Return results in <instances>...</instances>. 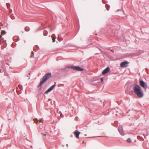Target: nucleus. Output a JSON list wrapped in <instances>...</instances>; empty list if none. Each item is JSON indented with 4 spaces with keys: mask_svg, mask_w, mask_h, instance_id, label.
I'll use <instances>...</instances> for the list:
<instances>
[{
    "mask_svg": "<svg viewBox=\"0 0 149 149\" xmlns=\"http://www.w3.org/2000/svg\"><path fill=\"white\" fill-rule=\"evenodd\" d=\"M133 89L135 94L138 97H141L143 96V91L139 85L136 84H134Z\"/></svg>",
    "mask_w": 149,
    "mask_h": 149,
    "instance_id": "nucleus-1",
    "label": "nucleus"
},
{
    "mask_svg": "<svg viewBox=\"0 0 149 149\" xmlns=\"http://www.w3.org/2000/svg\"><path fill=\"white\" fill-rule=\"evenodd\" d=\"M51 76V73L50 72L47 73L42 78V80L40 81L38 87H39L44 84L47 80Z\"/></svg>",
    "mask_w": 149,
    "mask_h": 149,
    "instance_id": "nucleus-2",
    "label": "nucleus"
},
{
    "mask_svg": "<svg viewBox=\"0 0 149 149\" xmlns=\"http://www.w3.org/2000/svg\"><path fill=\"white\" fill-rule=\"evenodd\" d=\"M140 86L144 89H146L148 87L147 84L143 80H141L140 81Z\"/></svg>",
    "mask_w": 149,
    "mask_h": 149,
    "instance_id": "nucleus-3",
    "label": "nucleus"
},
{
    "mask_svg": "<svg viewBox=\"0 0 149 149\" xmlns=\"http://www.w3.org/2000/svg\"><path fill=\"white\" fill-rule=\"evenodd\" d=\"M69 68L75 70L82 71L84 70L83 68L79 66H71Z\"/></svg>",
    "mask_w": 149,
    "mask_h": 149,
    "instance_id": "nucleus-4",
    "label": "nucleus"
},
{
    "mask_svg": "<svg viewBox=\"0 0 149 149\" xmlns=\"http://www.w3.org/2000/svg\"><path fill=\"white\" fill-rule=\"evenodd\" d=\"M118 130L120 134L121 135L123 136L124 135V132L122 126L120 125L119 126L118 128Z\"/></svg>",
    "mask_w": 149,
    "mask_h": 149,
    "instance_id": "nucleus-5",
    "label": "nucleus"
},
{
    "mask_svg": "<svg viewBox=\"0 0 149 149\" xmlns=\"http://www.w3.org/2000/svg\"><path fill=\"white\" fill-rule=\"evenodd\" d=\"M56 85V83L55 82L54 84L52 86L48 89L45 92V93L47 94V93L51 91L53 88L55 87Z\"/></svg>",
    "mask_w": 149,
    "mask_h": 149,
    "instance_id": "nucleus-6",
    "label": "nucleus"
},
{
    "mask_svg": "<svg viewBox=\"0 0 149 149\" xmlns=\"http://www.w3.org/2000/svg\"><path fill=\"white\" fill-rule=\"evenodd\" d=\"M129 63L127 61H125L121 63L120 64V66L121 67L123 68L124 67H127L128 66L127 64Z\"/></svg>",
    "mask_w": 149,
    "mask_h": 149,
    "instance_id": "nucleus-7",
    "label": "nucleus"
},
{
    "mask_svg": "<svg viewBox=\"0 0 149 149\" xmlns=\"http://www.w3.org/2000/svg\"><path fill=\"white\" fill-rule=\"evenodd\" d=\"M110 70V68L109 67H107L102 72V74L103 75L105 74L106 73H108Z\"/></svg>",
    "mask_w": 149,
    "mask_h": 149,
    "instance_id": "nucleus-8",
    "label": "nucleus"
},
{
    "mask_svg": "<svg viewBox=\"0 0 149 149\" xmlns=\"http://www.w3.org/2000/svg\"><path fill=\"white\" fill-rule=\"evenodd\" d=\"M80 134V132L78 131L77 130H76L74 132V134L76 136L77 138L79 137Z\"/></svg>",
    "mask_w": 149,
    "mask_h": 149,
    "instance_id": "nucleus-9",
    "label": "nucleus"
},
{
    "mask_svg": "<svg viewBox=\"0 0 149 149\" xmlns=\"http://www.w3.org/2000/svg\"><path fill=\"white\" fill-rule=\"evenodd\" d=\"M25 31H29V30H30V29L29 27L26 26L25 27Z\"/></svg>",
    "mask_w": 149,
    "mask_h": 149,
    "instance_id": "nucleus-10",
    "label": "nucleus"
},
{
    "mask_svg": "<svg viewBox=\"0 0 149 149\" xmlns=\"http://www.w3.org/2000/svg\"><path fill=\"white\" fill-rule=\"evenodd\" d=\"M48 34V32L47 31H45L43 33L44 36H47Z\"/></svg>",
    "mask_w": 149,
    "mask_h": 149,
    "instance_id": "nucleus-11",
    "label": "nucleus"
},
{
    "mask_svg": "<svg viewBox=\"0 0 149 149\" xmlns=\"http://www.w3.org/2000/svg\"><path fill=\"white\" fill-rule=\"evenodd\" d=\"M43 126H42V125H40L39 127V128L40 129H42L43 128Z\"/></svg>",
    "mask_w": 149,
    "mask_h": 149,
    "instance_id": "nucleus-12",
    "label": "nucleus"
},
{
    "mask_svg": "<svg viewBox=\"0 0 149 149\" xmlns=\"http://www.w3.org/2000/svg\"><path fill=\"white\" fill-rule=\"evenodd\" d=\"M127 141L128 142H130L131 141V139L130 138H129L127 140Z\"/></svg>",
    "mask_w": 149,
    "mask_h": 149,
    "instance_id": "nucleus-13",
    "label": "nucleus"
},
{
    "mask_svg": "<svg viewBox=\"0 0 149 149\" xmlns=\"http://www.w3.org/2000/svg\"><path fill=\"white\" fill-rule=\"evenodd\" d=\"M38 121V120L37 119H36L34 120V122L37 123Z\"/></svg>",
    "mask_w": 149,
    "mask_h": 149,
    "instance_id": "nucleus-14",
    "label": "nucleus"
},
{
    "mask_svg": "<svg viewBox=\"0 0 149 149\" xmlns=\"http://www.w3.org/2000/svg\"><path fill=\"white\" fill-rule=\"evenodd\" d=\"M55 39H56V38H52V40H53V42H55Z\"/></svg>",
    "mask_w": 149,
    "mask_h": 149,
    "instance_id": "nucleus-15",
    "label": "nucleus"
},
{
    "mask_svg": "<svg viewBox=\"0 0 149 149\" xmlns=\"http://www.w3.org/2000/svg\"><path fill=\"white\" fill-rule=\"evenodd\" d=\"M33 54H34V52H32L31 53V54H32V56H31V57H33Z\"/></svg>",
    "mask_w": 149,
    "mask_h": 149,
    "instance_id": "nucleus-16",
    "label": "nucleus"
},
{
    "mask_svg": "<svg viewBox=\"0 0 149 149\" xmlns=\"http://www.w3.org/2000/svg\"><path fill=\"white\" fill-rule=\"evenodd\" d=\"M101 82H102L103 81V78H102L101 79Z\"/></svg>",
    "mask_w": 149,
    "mask_h": 149,
    "instance_id": "nucleus-17",
    "label": "nucleus"
},
{
    "mask_svg": "<svg viewBox=\"0 0 149 149\" xmlns=\"http://www.w3.org/2000/svg\"><path fill=\"white\" fill-rule=\"evenodd\" d=\"M39 122H42V123L43 122H42V120H39Z\"/></svg>",
    "mask_w": 149,
    "mask_h": 149,
    "instance_id": "nucleus-18",
    "label": "nucleus"
},
{
    "mask_svg": "<svg viewBox=\"0 0 149 149\" xmlns=\"http://www.w3.org/2000/svg\"><path fill=\"white\" fill-rule=\"evenodd\" d=\"M43 135L44 136H46V134H43Z\"/></svg>",
    "mask_w": 149,
    "mask_h": 149,
    "instance_id": "nucleus-19",
    "label": "nucleus"
},
{
    "mask_svg": "<svg viewBox=\"0 0 149 149\" xmlns=\"http://www.w3.org/2000/svg\"><path fill=\"white\" fill-rule=\"evenodd\" d=\"M8 5H10V4H9V3H8V4H7V8H8Z\"/></svg>",
    "mask_w": 149,
    "mask_h": 149,
    "instance_id": "nucleus-20",
    "label": "nucleus"
},
{
    "mask_svg": "<svg viewBox=\"0 0 149 149\" xmlns=\"http://www.w3.org/2000/svg\"><path fill=\"white\" fill-rule=\"evenodd\" d=\"M3 32L4 33V34H5V33H6L5 32V31H3L2 32V33H3Z\"/></svg>",
    "mask_w": 149,
    "mask_h": 149,
    "instance_id": "nucleus-21",
    "label": "nucleus"
},
{
    "mask_svg": "<svg viewBox=\"0 0 149 149\" xmlns=\"http://www.w3.org/2000/svg\"><path fill=\"white\" fill-rule=\"evenodd\" d=\"M2 36L1 35H0V39L1 38Z\"/></svg>",
    "mask_w": 149,
    "mask_h": 149,
    "instance_id": "nucleus-22",
    "label": "nucleus"
},
{
    "mask_svg": "<svg viewBox=\"0 0 149 149\" xmlns=\"http://www.w3.org/2000/svg\"><path fill=\"white\" fill-rule=\"evenodd\" d=\"M107 10H109V9L108 8H107Z\"/></svg>",
    "mask_w": 149,
    "mask_h": 149,
    "instance_id": "nucleus-23",
    "label": "nucleus"
},
{
    "mask_svg": "<svg viewBox=\"0 0 149 149\" xmlns=\"http://www.w3.org/2000/svg\"><path fill=\"white\" fill-rule=\"evenodd\" d=\"M67 146L68 147V144H67Z\"/></svg>",
    "mask_w": 149,
    "mask_h": 149,
    "instance_id": "nucleus-24",
    "label": "nucleus"
},
{
    "mask_svg": "<svg viewBox=\"0 0 149 149\" xmlns=\"http://www.w3.org/2000/svg\"><path fill=\"white\" fill-rule=\"evenodd\" d=\"M1 72V70L0 69V72Z\"/></svg>",
    "mask_w": 149,
    "mask_h": 149,
    "instance_id": "nucleus-25",
    "label": "nucleus"
},
{
    "mask_svg": "<svg viewBox=\"0 0 149 149\" xmlns=\"http://www.w3.org/2000/svg\"><path fill=\"white\" fill-rule=\"evenodd\" d=\"M116 116H117V114H116Z\"/></svg>",
    "mask_w": 149,
    "mask_h": 149,
    "instance_id": "nucleus-26",
    "label": "nucleus"
},
{
    "mask_svg": "<svg viewBox=\"0 0 149 149\" xmlns=\"http://www.w3.org/2000/svg\"><path fill=\"white\" fill-rule=\"evenodd\" d=\"M84 135H85V136H86V134H84Z\"/></svg>",
    "mask_w": 149,
    "mask_h": 149,
    "instance_id": "nucleus-27",
    "label": "nucleus"
},
{
    "mask_svg": "<svg viewBox=\"0 0 149 149\" xmlns=\"http://www.w3.org/2000/svg\"><path fill=\"white\" fill-rule=\"evenodd\" d=\"M52 29H51V30H50V31H52Z\"/></svg>",
    "mask_w": 149,
    "mask_h": 149,
    "instance_id": "nucleus-28",
    "label": "nucleus"
}]
</instances>
